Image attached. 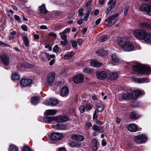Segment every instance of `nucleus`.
Listing matches in <instances>:
<instances>
[{
    "label": "nucleus",
    "mask_w": 151,
    "mask_h": 151,
    "mask_svg": "<svg viewBox=\"0 0 151 151\" xmlns=\"http://www.w3.org/2000/svg\"><path fill=\"white\" fill-rule=\"evenodd\" d=\"M57 111L55 109H48L45 111V114L47 115H54L55 114Z\"/></svg>",
    "instance_id": "obj_23"
},
{
    "label": "nucleus",
    "mask_w": 151,
    "mask_h": 151,
    "mask_svg": "<svg viewBox=\"0 0 151 151\" xmlns=\"http://www.w3.org/2000/svg\"><path fill=\"white\" fill-rule=\"evenodd\" d=\"M147 139L146 136L144 134H140L135 137L134 138V141L137 143H142L146 142Z\"/></svg>",
    "instance_id": "obj_5"
},
{
    "label": "nucleus",
    "mask_w": 151,
    "mask_h": 151,
    "mask_svg": "<svg viewBox=\"0 0 151 151\" xmlns=\"http://www.w3.org/2000/svg\"><path fill=\"white\" fill-rule=\"evenodd\" d=\"M93 119H95L96 121L98 120V115L97 114L96 109L95 110L93 114Z\"/></svg>",
    "instance_id": "obj_48"
},
{
    "label": "nucleus",
    "mask_w": 151,
    "mask_h": 151,
    "mask_svg": "<svg viewBox=\"0 0 151 151\" xmlns=\"http://www.w3.org/2000/svg\"><path fill=\"white\" fill-rule=\"evenodd\" d=\"M62 39L64 41L67 40V35L65 34H59Z\"/></svg>",
    "instance_id": "obj_49"
},
{
    "label": "nucleus",
    "mask_w": 151,
    "mask_h": 151,
    "mask_svg": "<svg viewBox=\"0 0 151 151\" xmlns=\"http://www.w3.org/2000/svg\"><path fill=\"white\" fill-rule=\"evenodd\" d=\"M39 9L41 13L46 14L47 12V11L45 8V5L44 4L39 7Z\"/></svg>",
    "instance_id": "obj_27"
},
{
    "label": "nucleus",
    "mask_w": 151,
    "mask_h": 151,
    "mask_svg": "<svg viewBox=\"0 0 151 151\" xmlns=\"http://www.w3.org/2000/svg\"><path fill=\"white\" fill-rule=\"evenodd\" d=\"M103 50H98L97 51V53L99 55H103V53H101V52H103Z\"/></svg>",
    "instance_id": "obj_60"
},
{
    "label": "nucleus",
    "mask_w": 151,
    "mask_h": 151,
    "mask_svg": "<svg viewBox=\"0 0 151 151\" xmlns=\"http://www.w3.org/2000/svg\"><path fill=\"white\" fill-rule=\"evenodd\" d=\"M0 46L5 47L8 46L7 44H5L4 42H3L1 41H0Z\"/></svg>",
    "instance_id": "obj_55"
},
{
    "label": "nucleus",
    "mask_w": 151,
    "mask_h": 151,
    "mask_svg": "<svg viewBox=\"0 0 151 151\" xmlns=\"http://www.w3.org/2000/svg\"><path fill=\"white\" fill-rule=\"evenodd\" d=\"M127 129L130 132H135L137 130V127L136 124H132L128 126Z\"/></svg>",
    "instance_id": "obj_18"
},
{
    "label": "nucleus",
    "mask_w": 151,
    "mask_h": 151,
    "mask_svg": "<svg viewBox=\"0 0 151 151\" xmlns=\"http://www.w3.org/2000/svg\"><path fill=\"white\" fill-rule=\"evenodd\" d=\"M69 92V90L68 88L65 86L63 87L60 91V95L62 96H66L68 95Z\"/></svg>",
    "instance_id": "obj_20"
},
{
    "label": "nucleus",
    "mask_w": 151,
    "mask_h": 151,
    "mask_svg": "<svg viewBox=\"0 0 151 151\" xmlns=\"http://www.w3.org/2000/svg\"><path fill=\"white\" fill-rule=\"evenodd\" d=\"M77 41L79 45H81L83 42L81 38L78 39L77 40Z\"/></svg>",
    "instance_id": "obj_58"
},
{
    "label": "nucleus",
    "mask_w": 151,
    "mask_h": 151,
    "mask_svg": "<svg viewBox=\"0 0 151 151\" xmlns=\"http://www.w3.org/2000/svg\"><path fill=\"white\" fill-rule=\"evenodd\" d=\"M139 26L141 28L151 29V23L147 22H141L139 24Z\"/></svg>",
    "instance_id": "obj_19"
},
{
    "label": "nucleus",
    "mask_w": 151,
    "mask_h": 151,
    "mask_svg": "<svg viewBox=\"0 0 151 151\" xmlns=\"http://www.w3.org/2000/svg\"><path fill=\"white\" fill-rule=\"evenodd\" d=\"M47 53L43 52L41 55V59L44 61L47 60Z\"/></svg>",
    "instance_id": "obj_36"
},
{
    "label": "nucleus",
    "mask_w": 151,
    "mask_h": 151,
    "mask_svg": "<svg viewBox=\"0 0 151 151\" xmlns=\"http://www.w3.org/2000/svg\"><path fill=\"white\" fill-rule=\"evenodd\" d=\"M129 9V6H127L125 8L124 11V13L125 15H127V12L128 11V10Z\"/></svg>",
    "instance_id": "obj_51"
},
{
    "label": "nucleus",
    "mask_w": 151,
    "mask_h": 151,
    "mask_svg": "<svg viewBox=\"0 0 151 151\" xmlns=\"http://www.w3.org/2000/svg\"><path fill=\"white\" fill-rule=\"evenodd\" d=\"M68 117L65 116H60L58 117L55 118V121L57 122H62L68 121Z\"/></svg>",
    "instance_id": "obj_17"
},
{
    "label": "nucleus",
    "mask_w": 151,
    "mask_h": 151,
    "mask_svg": "<svg viewBox=\"0 0 151 151\" xmlns=\"http://www.w3.org/2000/svg\"><path fill=\"white\" fill-rule=\"evenodd\" d=\"M132 80L135 82L139 83H147L150 81L149 80L146 78H139L133 77L132 78Z\"/></svg>",
    "instance_id": "obj_14"
},
{
    "label": "nucleus",
    "mask_w": 151,
    "mask_h": 151,
    "mask_svg": "<svg viewBox=\"0 0 151 151\" xmlns=\"http://www.w3.org/2000/svg\"><path fill=\"white\" fill-rule=\"evenodd\" d=\"M71 137L72 139L78 141H82L84 139V137L83 136L78 134L71 135Z\"/></svg>",
    "instance_id": "obj_15"
},
{
    "label": "nucleus",
    "mask_w": 151,
    "mask_h": 151,
    "mask_svg": "<svg viewBox=\"0 0 151 151\" xmlns=\"http://www.w3.org/2000/svg\"><path fill=\"white\" fill-rule=\"evenodd\" d=\"M112 9L110 6L106 10V15L108 14H109V11L111 10Z\"/></svg>",
    "instance_id": "obj_57"
},
{
    "label": "nucleus",
    "mask_w": 151,
    "mask_h": 151,
    "mask_svg": "<svg viewBox=\"0 0 151 151\" xmlns=\"http://www.w3.org/2000/svg\"><path fill=\"white\" fill-rule=\"evenodd\" d=\"M92 71V70L91 69L86 68L84 69L83 70V72L86 73H91Z\"/></svg>",
    "instance_id": "obj_46"
},
{
    "label": "nucleus",
    "mask_w": 151,
    "mask_h": 151,
    "mask_svg": "<svg viewBox=\"0 0 151 151\" xmlns=\"http://www.w3.org/2000/svg\"><path fill=\"white\" fill-rule=\"evenodd\" d=\"M142 93V91L139 90H137L132 93L133 99H136Z\"/></svg>",
    "instance_id": "obj_25"
},
{
    "label": "nucleus",
    "mask_w": 151,
    "mask_h": 151,
    "mask_svg": "<svg viewBox=\"0 0 151 151\" xmlns=\"http://www.w3.org/2000/svg\"><path fill=\"white\" fill-rule=\"evenodd\" d=\"M133 99V95L132 94V93H127L124 94L122 96V99L123 100H128L130 98Z\"/></svg>",
    "instance_id": "obj_24"
},
{
    "label": "nucleus",
    "mask_w": 151,
    "mask_h": 151,
    "mask_svg": "<svg viewBox=\"0 0 151 151\" xmlns=\"http://www.w3.org/2000/svg\"><path fill=\"white\" fill-rule=\"evenodd\" d=\"M146 33L145 30L138 29L134 31L133 33L135 37L139 40H142L143 37Z\"/></svg>",
    "instance_id": "obj_4"
},
{
    "label": "nucleus",
    "mask_w": 151,
    "mask_h": 151,
    "mask_svg": "<svg viewBox=\"0 0 151 151\" xmlns=\"http://www.w3.org/2000/svg\"><path fill=\"white\" fill-rule=\"evenodd\" d=\"M12 78L14 80H17L19 78V75L16 72L13 73L12 75Z\"/></svg>",
    "instance_id": "obj_37"
},
{
    "label": "nucleus",
    "mask_w": 151,
    "mask_h": 151,
    "mask_svg": "<svg viewBox=\"0 0 151 151\" xmlns=\"http://www.w3.org/2000/svg\"><path fill=\"white\" fill-rule=\"evenodd\" d=\"M49 36H52L53 37L56 38L57 36L56 34L55 33H54L52 32H50L48 35Z\"/></svg>",
    "instance_id": "obj_47"
},
{
    "label": "nucleus",
    "mask_w": 151,
    "mask_h": 151,
    "mask_svg": "<svg viewBox=\"0 0 151 151\" xmlns=\"http://www.w3.org/2000/svg\"><path fill=\"white\" fill-rule=\"evenodd\" d=\"M58 151H66V150L63 147H60L59 148Z\"/></svg>",
    "instance_id": "obj_64"
},
{
    "label": "nucleus",
    "mask_w": 151,
    "mask_h": 151,
    "mask_svg": "<svg viewBox=\"0 0 151 151\" xmlns=\"http://www.w3.org/2000/svg\"><path fill=\"white\" fill-rule=\"evenodd\" d=\"M70 30V28H68L65 29L63 32L60 33L59 34H67Z\"/></svg>",
    "instance_id": "obj_41"
},
{
    "label": "nucleus",
    "mask_w": 151,
    "mask_h": 151,
    "mask_svg": "<svg viewBox=\"0 0 151 151\" xmlns=\"http://www.w3.org/2000/svg\"><path fill=\"white\" fill-rule=\"evenodd\" d=\"M84 77L81 74L76 75L73 77V81L76 83L78 84L82 83L83 81Z\"/></svg>",
    "instance_id": "obj_10"
},
{
    "label": "nucleus",
    "mask_w": 151,
    "mask_h": 151,
    "mask_svg": "<svg viewBox=\"0 0 151 151\" xmlns=\"http://www.w3.org/2000/svg\"><path fill=\"white\" fill-rule=\"evenodd\" d=\"M58 103V101L55 99H50L45 101V104L46 105L53 106L57 105Z\"/></svg>",
    "instance_id": "obj_8"
},
{
    "label": "nucleus",
    "mask_w": 151,
    "mask_h": 151,
    "mask_svg": "<svg viewBox=\"0 0 151 151\" xmlns=\"http://www.w3.org/2000/svg\"><path fill=\"white\" fill-rule=\"evenodd\" d=\"M133 70L139 74H147L151 73V68L149 66L138 63L133 66Z\"/></svg>",
    "instance_id": "obj_2"
},
{
    "label": "nucleus",
    "mask_w": 151,
    "mask_h": 151,
    "mask_svg": "<svg viewBox=\"0 0 151 151\" xmlns=\"http://www.w3.org/2000/svg\"><path fill=\"white\" fill-rule=\"evenodd\" d=\"M101 19L100 18H99V19H98L95 22V24H96V25H97L99 24L100 22H101Z\"/></svg>",
    "instance_id": "obj_61"
},
{
    "label": "nucleus",
    "mask_w": 151,
    "mask_h": 151,
    "mask_svg": "<svg viewBox=\"0 0 151 151\" xmlns=\"http://www.w3.org/2000/svg\"><path fill=\"white\" fill-rule=\"evenodd\" d=\"M32 80L30 79H23L20 81V84L22 86L24 87L29 86L32 84Z\"/></svg>",
    "instance_id": "obj_9"
},
{
    "label": "nucleus",
    "mask_w": 151,
    "mask_h": 151,
    "mask_svg": "<svg viewBox=\"0 0 151 151\" xmlns=\"http://www.w3.org/2000/svg\"><path fill=\"white\" fill-rule=\"evenodd\" d=\"M92 148L95 151L97 150L98 142L96 139H93L92 141Z\"/></svg>",
    "instance_id": "obj_29"
},
{
    "label": "nucleus",
    "mask_w": 151,
    "mask_h": 151,
    "mask_svg": "<svg viewBox=\"0 0 151 151\" xmlns=\"http://www.w3.org/2000/svg\"><path fill=\"white\" fill-rule=\"evenodd\" d=\"M118 75L116 73H112L111 75V78L113 79H115L117 78Z\"/></svg>",
    "instance_id": "obj_42"
},
{
    "label": "nucleus",
    "mask_w": 151,
    "mask_h": 151,
    "mask_svg": "<svg viewBox=\"0 0 151 151\" xmlns=\"http://www.w3.org/2000/svg\"><path fill=\"white\" fill-rule=\"evenodd\" d=\"M23 41L24 42L25 45L28 47L29 45V41L26 36H24L22 37Z\"/></svg>",
    "instance_id": "obj_35"
},
{
    "label": "nucleus",
    "mask_w": 151,
    "mask_h": 151,
    "mask_svg": "<svg viewBox=\"0 0 151 151\" xmlns=\"http://www.w3.org/2000/svg\"><path fill=\"white\" fill-rule=\"evenodd\" d=\"M55 62V60L54 59H52V60L50 62L49 65L50 66L52 65Z\"/></svg>",
    "instance_id": "obj_62"
},
{
    "label": "nucleus",
    "mask_w": 151,
    "mask_h": 151,
    "mask_svg": "<svg viewBox=\"0 0 151 151\" xmlns=\"http://www.w3.org/2000/svg\"><path fill=\"white\" fill-rule=\"evenodd\" d=\"M119 18L118 14L115 13L110 16L105 20V22L108 23L107 25L109 27L112 26L116 22Z\"/></svg>",
    "instance_id": "obj_3"
},
{
    "label": "nucleus",
    "mask_w": 151,
    "mask_h": 151,
    "mask_svg": "<svg viewBox=\"0 0 151 151\" xmlns=\"http://www.w3.org/2000/svg\"><path fill=\"white\" fill-rule=\"evenodd\" d=\"M63 137V135L61 133H56L52 134L51 138L52 139L54 140H59L62 139Z\"/></svg>",
    "instance_id": "obj_11"
},
{
    "label": "nucleus",
    "mask_w": 151,
    "mask_h": 151,
    "mask_svg": "<svg viewBox=\"0 0 151 151\" xmlns=\"http://www.w3.org/2000/svg\"><path fill=\"white\" fill-rule=\"evenodd\" d=\"M72 46L73 48H75L77 46V43L76 41H72L71 42Z\"/></svg>",
    "instance_id": "obj_50"
},
{
    "label": "nucleus",
    "mask_w": 151,
    "mask_h": 151,
    "mask_svg": "<svg viewBox=\"0 0 151 151\" xmlns=\"http://www.w3.org/2000/svg\"><path fill=\"white\" fill-rule=\"evenodd\" d=\"M107 38V36L106 35H104L99 38V41L101 42H103L106 40Z\"/></svg>",
    "instance_id": "obj_40"
},
{
    "label": "nucleus",
    "mask_w": 151,
    "mask_h": 151,
    "mask_svg": "<svg viewBox=\"0 0 151 151\" xmlns=\"http://www.w3.org/2000/svg\"><path fill=\"white\" fill-rule=\"evenodd\" d=\"M14 18L18 22H20L21 21V19L20 17L18 15H15L14 16Z\"/></svg>",
    "instance_id": "obj_53"
},
{
    "label": "nucleus",
    "mask_w": 151,
    "mask_h": 151,
    "mask_svg": "<svg viewBox=\"0 0 151 151\" xmlns=\"http://www.w3.org/2000/svg\"><path fill=\"white\" fill-rule=\"evenodd\" d=\"M140 10L142 12H145L148 15L151 16V5L143 4L140 7Z\"/></svg>",
    "instance_id": "obj_6"
},
{
    "label": "nucleus",
    "mask_w": 151,
    "mask_h": 151,
    "mask_svg": "<svg viewBox=\"0 0 151 151\" xmlns=\"http://www.w3.org/2000/svg\"><path fill=\"white\" fill-rule=\"evenodd\" d=\"M79 110L81 113H83L85 111V109L83 106H81L79 108Z\"/></svg>",
    "instance_id": "obj_52"
},
{
    "label": "nucleus",
    "mask_w": 151,
    "mask_h": 151,
    "mask_svg": "<svg viewBox=\"0 0 151 151\" xmlns=\"http://www.w3.org/2000/svg\"><path fill=\"white\" fill-rule=\"evenodd\" d=\"M1 61L6 66L8 65L9 63V59L8 56L6 54H3L0 56Z\"/></svg>",
    "instance_id": "obj_12"
},
{
    "label": "nucleus",
    "mask_w": 151,
    "mask_h": 151,
    "mask_svg": "<svg viewBox=\"0 0 151 151\" xmlns=\"http://www.w3.org/2000/svg\"><path fill=\"white\" fill-rule=\"evenodd\" d=\"M21 28L24 31H26L27 30V27L25 25H22L21 26Z\"/></svg>",
    "instance_id": "obj_54"
},
{
    "label": "nucleus",
    "mask_w": 151,
    "mask_h": 151,
    "mask_svg": "<svg viewBox=\"0 0 151 151\" xmlns=\"http://www.w3.org/2000/svg\"><path fill=\"white\" fill-rule=\"evenodd\" d=\"M95 75L98 79L101 80L105 79L107 77V73L104 71H97Z\"/></svg>",
    "instance_id": "obj_7"
},
{
    "label": "nucleus",
    "mask_w": 151,
    "mask_h": 151,
    "mask_svg": "<svg viewBox=\"0 0 151 151\" xmlns=\"http://www.w3.org/2000/svg\"><path fill=\"white\" fill-rule=\"evenodd\" d=\"M91 65L92 66L99 67L101 65V64L96 61H93L91 62Z\"/></svg>",
    "instance_id": "obj_32"
},
{
    "label": "nucleus",
    "mask_w": 151,
    "mask_h": 151,
    "mask_svg": "<svg viewBox=\"0 0 151 151\" xmlns=\"http://www.w3.org/2000/svg\"><path fill=\"white\" fill-rule=\"evenodd\" d=\"M83 21V20L82 19H80L77 22V23L79 25L81 24Z\"/></svg>",
    "instance_id": "obj_63"
},
{
    "label": "nucleus",
    "mask_w": 151,
    "mask_h": 151,
    "mask_svg": "<svg viewBox=\"0 0 151 151\" xmlns=\"http://www.w3.org/2000/svg\"><path fill=\"white\" fill-rule=\"evenodd\" d=\"M23 151H31V148L28 145H24L23 147Z\"/></svg>",
    "instance_id": "obj_39"
},
{
    "label": "nucleus",
    "mask_w": 151,
    "mask_h": 151,
    "mask_svg": "<svg viewBox=\"0 0 151 151\" xmlns=\"http://www.w3.org/2000/svg\"><path fill=\"white\" fill-rule=\"evenodd\" d=\"M97 109L99 112H102L104 108V106L103 104L98 103L97 105Z\"/></svg>",
    "instance_id": "obj_26"
},
{
    "label": "nucleus",
    "mask_w": 151,
    "mask_h": 151,
    "mask_svg": "<svg viewBox=\"0 0 151 151\" xmlns=\"http://www.w3.org/2000/svg\"><path fill=\"white\" fill-rule=\"evenodd\" d=\"M86 109L87 110H90L92 108L91 106L88 104H86Z\"/></svg>",
    "instance_id": "obj_59"
},
{
    "label": "nucleus",
    "mask_w": 151,
    "mask_h": 151,
    "mask_svg": "<svg viewBox=\"0 0 151 151\" xmlns=\"http://www.w3.org/2000/svg\"><path fill=\"white\" fill-rule=\"evenodd\" d=\"M117 42L118 45L124 51L129 52L136 50L132 43L127 41L124 38L118 39Z\"/></svg>",
    "instance_id": "obj_1"
},
{
    "label": "nucleus",
    "mask_w": 151,
    "mask_h": 151,
    "mask_svg": "<svg viewBox=\"0 0 151 151\" xmlns=\"http://www.w3.org/2000/svg\"><path fill=\"white\" fill-rule=\"evenodd\" d=\"M83 8L80 9L78 10V16L80 17H82L83 15Z\"/></svg>",
    "instance_id": "obj_44"
},
{
    "label": "nucleus",
    "mask_w": 151,
    "mask_h": 151,
    "mask_svg": "<svg viewBox=\"0 0 151 151\" xmlns=\"http://www.w3.org/2000/svg\"><path fill=\"white\" fill-rule=\"evenodd\" d=\"M45 122L46 123H50L53 121H55V117H50L47 116L43 118Z\"/></svg>",
    "instance_id": "obj_22"
},
{
    "label": "nucleus",
    "mask_w": 151,
    "mask_h": 151,
    "mask_svg": "<svg viewBox=\"0 0 151 151\" xmlns=\"http://www.w3.org/2000/svg\"><path fill=\"white\" fill-rule=\"evenodd\" d=\"M55 127V128L58 129L63 130L66 128V126L63 124H57Z\"/></svg>",
    "instance_id": "obj_28"
},
{
    "label": "nucleus",
    "mask_w": 151,
    "mask_h": 151,
    "mask_svg": "<svg viewBox=\"0 0 151 151\" xmlns=\"http://www.w3.org/2000/svg\"><path fill=\"white\" fill-rule=\"evenodd\" d=\"M71 58L69 56V55L68 54H67L64 56V59L65 60H69Z\"/></svg>",
    "instance_id": "obj_56"
},
{
    "label": "nucleus",
    "mask_w": 151,
    "mask_h": 151,
    "mask_svg": "<svg viewBox=\"0 0 151 151\" xmlns=\"http://www.w3.org/2000/svg\"><path fill=\"white\" fill-rule=\"evenodd\" d=\"M53 51L56 53L58 52L59 51V47L57 45H55L53 48Z\"/></svg>",
    "instance_id": "obj_43"
},
{
    "label": "nucleus",
    "mask_w": 151,
    "mask_h": 151,
    "mask_svg": "<svg viewBox=\"0 0 151 151\" xmlns=\"http://www.w3.org/2000/svg\"><path fill=\"white\" fill-rule=\"evenodd\" d=\"M112 62L115 63V64H118L120 62L119 60L115 55H112L111 56Z\"/></svg>",
    "instance_id": "obj_34"
},
{
    "label": "nucleus",
    "mask_w": 151,
    "mask_h": 151,
    "mask_svg": "<svg viewBox=\"0 0 151 151\" xmlns=\"http://www.w3.org/2000/svg\"><path fill=\"white\" fill-rule=\"evenodd\" d=\"M92 129L95 131H98L100 133H103L104 132L103 127H99L96 124H94L92 126Z\"/></svg>",
    "instance_id": "obj_21"
},
{
    "label": "nucleus",
    "mask_w": 151,
    "mask_h": 151,
    "mask_svg": "<svg viewBox=\"0 0 151 151\" xmlns=\"http://www.w3.org/2000/svg\"><path fill=\"white\" fill-rule=\"evenodd\" d=\"M142 40L148 43H151V33L150 32L147 33L146 32Z\"/></svg>",
    "instance_id": "obj_16"
},
{
    "label": "nucleus",
    "mask_w": 151,
    "mask_h": 151,
    "mask_svg": "<svg viewBox=\"0 0 151 151\" xmlns=\"http://www.w3.org/2000/svg\"><path fill=\"white\" fill-rule=\"evenodd\" d=\"M131 118L132 119L135 120L139 117V116L137 114L134 112H132L130 114Z\"/></svg>",
    "instance_id": "obj_30"
},
{
    "label": "nucleus",
    "mask_w": 151,
    "mask_h": 151,
    "mask_svg": "<svg viewBox=\"0 0 151 151\" xmlns=\"http://www.w3.org/2000/svg\"><path fill=\"white\" fill-rule=\"evenodd\" d=\"M55 76V75L54 73L49 74L47 76L46 83L48 85L52 84L54 80Z\"/></svg>",
    "instance_id": "obj_13"
},
{
    "label": "nucleus",
    "mask_w": 151,
    "mask_h": 151,
    "mask_svg": "<svg viewBox=\"0 0 151 151\" xmlns=\"http://www.w3.org/2000/svg\"><path fill=\"white\" fill-rule=\"evenodd\" d=\"M18 148L14 145H11L9 148V151H18Z\"/></svg>",
    "instance_id": "obj_33"
},
{
    "label": "nucleus",
    "mask_w": 151,
    "mask_h": 151,
    "mask_svg": "<svg viewBox=\"0 0 151 151\" xmlns=\"http://www.w3.org/2000/svg\"><path fill=\"white\" fill-rule=\"evenodd\" d=\"M92 124L91 122H87L85 124V128L86 130H88L92 127Z\"/></svg>",
    "instance_id": "obj_38"
},
{
    "label": "nucleus",
    "mask_w": 151,
    "mask_h": 151,
    "mask_svg": "<svg viewBox=\"0 0 151 151\" xmlns=\"http://www.w3.org/2000/svg\"><path fill=\"white\" fill-rule=\"evenodd\" d=\"M55 57V55H54L52 54L50 55H49L48 53H47V60H50L51 59Z\"/></svg>",
    "instance_id": "obj_45"
},
{
    "label": "nucleus",
    "mask_w": 151,
    "mask_h": 151,
    "mask_svg": "<svg viewBox=\"0 0 151 151\" xmlns=\"http://www.w3.org/2000/svg\"><path fill=\"white\" fill-rule=\"evenodd\" d=\"M39 101L38 98L37 96H34L31 100V103L32 104L35 105L38 103Z\"/></svg>",
    "instance_id": "obj_31"
}]
</instances>
